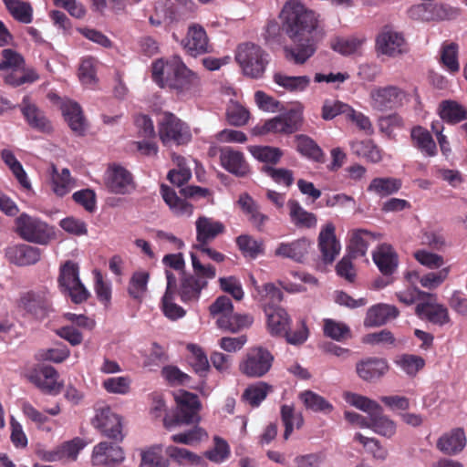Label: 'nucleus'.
Listing matches in <instances>:
<instances>
[{
    "label": "nucleus",
    "mask_w": 467,
    "mask_h": 467,
    "mask_svg": "<svg viewBox=\"0 0 467 467\" xmlns=\"http://www.w3.org/2000/svg\"><path fill=\"white\" fill-rule=\"evenodd\" d=\"M16 232L22 239L39 244H47L53 235L45 222L25 213L16 219Z\"/></svg>",
    "instance_id": "7"
},
{
    "label": "nucleus",
    "mask_w": 467,
    "mask_h": 467,
    "mask_svg": "<svg viewBox=\"0 0 467 467\" xmlns=\"http://www.w3.org/2000/svg\"><path fill=\"white\" fill-rule=\"evenodd\" d=\"M402 186L401 180L393 177L374 178L368 186V192H374L380 197H387L396 193Z\"/></svg>",
    "instance_id": "40"
},
{
    "label": "nucleus",
    "mask_w": 467,
    "mask_h": 467,
    "mask_svg": "<svg viewBox=\"0 0 467 467\" xmlns=\"http://www.w3.org/2000/svg\"><path fill=\"white\" fill-rule=\"evenodd\" d=\"M254 318L248 314H231L222 315L217 318L216 324L219 328L231 332L238 333L252 326Z\"/></svg>",
    "instance_id": "35"
},
{
    "label": "nucleus",
    "mask_w": 467,
    "mask_h": 467,
    "mask_svg": "<svg viewBox=\"0 0 467 467\" xmlns=\"http://www.w3.org/2000/svg\"><path fill=\"white\" fill-rule=\"evenodd\" d=\"M121 447L108 441H101L93 448L92 463L101 466H115L124 460Z\"/></svg>",
    "instance_id": "18"
},
{
    "label": "nucleus",
    "mask_w": 467,
    "mask_h": 467,
    "mask_svg": "<svg viewBox=\"0 0 467 467\" xmlns=\"http://www.w3.org/2000/svg\"><path fill=\"white\" fill-rule=\"evenodd\" d=\"M267 54L257 45L244 43L238 46L235 59L244 70V73L251 78H261L268 63Z\"/></svg>",
    "instance_id": "5"
},
{
    "label": "nucleus",
    "mask_w": 467,
    "mask_h": 467,
    "mask_svg": "<svg viewBox=\"0 0 467 467\" xmlns=\"http://www.w3.org/2000/svg\"><path fill=\"white\" fill-rule=\"evenodd\" d=\"M258 293V300L264 306H278L279 304L283 300V292L275 286L272 283L265 284L262 287L256 288Z\"/></svg>",
    "instance_id": "54"
},
{
    "label": "nucleus",
    "mask_w": 467,
    "mask_h": 467,
    "mask_svg": "<svg viewBox=\"0 0 467 467\" xmlns=\"http://www.w3.org/2000/svg\"><path fill=\"white\" fill-rule=\"evenodd\" d=\"M437 9L438 6L431 3L414 5L408 10V16L413 20L431 21L439 16Z\"/></svg>",
    "instance_id": "58"
},
{
    "label": "nucleus",
    "mask_w": 467,
    "mask_h": 467,
    "mask_svg": "<svg viewBox=\"0 0 467 467\" xmlns=\"http://www.w3.org/2000/svg\"><path fill=\"white\" fill-rule=\"evenodd\" d=\"M376 239V234L366 229H356L351 232L348 254L351 257H362L367 254L368 244Z\"/></svg>",
    "instance_id": "33"
},
{
    "label": "nucleus",
    "mask_w": 467,
    "mask_h": 467,
    "mask_svg": "<svg viewBox=\"0 0 467 467\" xmlns=\"http://www.w3.org/2000/svg\"><path fill=\"white\" fill-rule=\"evenodd\" d=\"M92 425L98 429L102 435L115 442H120L124 439L122 419L108 405L96 408V414L92 419Z\"/></svg>",
    "instance_id": "8"
},
{
    "label": "nucleus",
    "mask_w": 467,
    "mask_h": 467,
    "mask_svg": "<svg viewBox=\"0 0 467 467\" xmlns=\"http://www.w3.org/2000/svg\"><path fill=\"white\" fill-rule=\"evenodd\" d=\"M274 360V355L265 348L253 347L240 361L239 370L248 378H261L269 372Z\"/></svg>",
    "instance_id": "6"
},
{
    "label": "nucleus",
    "mask_w": 467,
    "mask_h": 467,
    "mask_svg": "<svg viewBox=\"0 0 467 467\" xmlns=\"http://www.w3.org/2000/svg\"><path fill=\"white\" fill-rule=\"evenodd\" d=\"M395 362L409 376H415L425 366L424 358L413 354H401Z\"/></svg>",
    "instance_id": "52"
},
{
    "label": "nucleus",
    "mask_w": 467,
    "mask_h": 467,
    "mask_svg": "<svg viewBox=\"0 0 467 467\" xmlns=\"http://www.w3.org/2000/svg\"><path fill=\"white\" fill-rule=\"evenodd\" d=\"M105 184L115 194H128L135 189L132 174L120 165L109 167Z\"/></svg>",
    "instance_id": "12"
},
{
    "label": "nucleus",
    "mask_w": 467,
    "mask_h": 467,
    "mask_svg": "<svg viewBox=\"0 0 467 467\" xmlns=\"http://www.w3.org/2000/svg\"><path fill=\"white\" fill-rule=\"evenodd\" d=\"M275 82L291 92H299L305 90L310 83L307 76L291 77L281 73L274 75Z\"/></svg>",
    "instance_id": "49"
},
{
    "label": "nucleus",
    "mask_w": 467,
    "mask_h": 467,
    "mask_svg": "<svg viewBox=\"0 0 467 467\" xmlns=\"http://www.w3.org/2000/svg\"><path fill=\"white\" fill-rule=\"evenodd\" d=\"M219 152L220 163L228 172L237 177H245L249 174L250 166L242 151L231 147H223Z\"/></svg>",
    "instance_id": "14"
},
{
    "label": "nucleus",
    "mask_w": 467,
    "mask_h": 467,
    "mask_svg": "<svg viewBox=\"0 0 467 467\" xmlns=\"http://www.w3.org/2000/svg\"><path fill=\"white\" fill-rule=\"evenodd\" d=\"M265 313L267 317V327L270 334L283 337L291 323L287 312L280 306L268 305L265 307Z\"/></svg>",
    "instance_id": "26"
},
{
    "label": "nucleus",
    "mask_w": 467,
    "mask_h": 467,
    "mask_svg": "<svg viewBox=\"0 0 467 467\" xmlns=\"http://www.w3.org/2000/svg\"><path fill=\"white\" fill-rule=\"evenodd\" d=\"M372 258L384 276L392 275L399 265V256L394 248L388 244H380L372 254Z\"/></svg>",
    "instance_id": "21"
},
{
    "label": "nucleus",
    "mask_w": 467,
    "mask_h": 467,
    "mask_svg": "<svg viewBox=\"0 0 467 467\" xmlns=\"http://www.w3.org/2000/svg\"><path fill=\"white\" fill-rule=\"evenodd\" d=\"M131 380L129 377H112L102 382L103 388L109 393L125 395L130 392Z\"/></svg>",
    "instance_id": "63"
},
{
    "label": "nucleus",
    "mask_w": 467,
    "mask_h": 467,
    "mask_svg": "<svg viewBox=\"0 0 467 467\" xmlns=\"http://www.w3.org/2000/svg\"><path fill=\"white\" fill-rule=\"evenodd\" d=\"M158 134L164 146L185 145L192 140L189 125L171 112L161 114L158 121Z\"/></svg>",
    "instance_id": "3"
},
{
    "label": "nucleus",
    "mask_w": 467,
    "mask_h": 467,
    "mask_svg": "<svg viewBox=\"0 0 467 467\" xmlns=\"http://www.w3.org/2000/svg\"><path fill=\"white\" fill-rule=\"evenodd\" d=\"M207 286V281L202 279H196L192 274H187L182 271L180 278V286L178 295L181 300L187 304L191 302H197L200 298L201 292Z\"/></svg>",
    "instance_id": "23"
},
{
    "label": "nucleus",
    "mask_w": 467,
    "mask_h": 467,
    "mask_svg": "<svg viewBox=\"0 0 467 467\" xmlns=\"http://www.w3.org/2000/svg\"><path fill=\"white\" fill-rule=\"evenodd\" d=\"M351 150L354 154L375 163L380 161L382 158L381 150L372 140L353 141Z\"/></svg>",
    "instance_id": "46"
},
{
    "label": "nucleus",
    "mask_w": 467,
    "mask_h": 467,
    "mask_svg": "<svg viewBox=\"0 0 467 467\" xmlns=\"http://www.w3.org/2000/svg\"><path fill=\"white\" fill-rule=\"evenodd\" d=\"M20 111L30 128L43 133H51L53 127L50 120L31 99L30 96H24L18 105Z\"/></svg>",
    "instance_id": "11"
},
{
    "label": "nucleus",
    "mask_w": 467,
    "mask_h": 467,
    "mask_svg": "<svg viewBox=\"0 0 467 467\" xmlns=\"http://www.w3.org/2000/svg\"><path fill=\"white\" fill-rule=\"evenodd\" d=\"M416 313L418 315H425L430 322L440 326L450 321L448 309L442 305L418 304Z\"/></svg>",
    "instance_id": "43"
},
{
    "label": "nucleus",
    "mask_w": 467,
    "mask_h": 467,
    "mask_svg": "<svg viewBox=\"0 0 467 467\" xmlns=\"http://www.w3.org/2000/svg\"><path fill=\"white\" fill-rule=\"evenodd\" d=\"M168 461L162 456V449L154 446L141 452L140 467H167Z\"/></svg>",
    "instance_id": "61"
},
{
    "label": "nucleus",
    "mask_w": 467,
    "mask_h": 467,
    "mask_svg": "<svg viewBox=\"0 0 467 467\" xmlns=\"http://www.w3.org/2000/svg\"><path fill=\"white\" fill-rule=\"evenodd\" d=\"M1 158L11 170L20 185L25 189H30L31 183L27 178L26 172L15 154L10 150L5 149L1 151Z\"/></svg>",
    "instance_id": "44"
},
{
    "label": "nucleus",
    "mask_w": 467,
    "mask_h": 467,
    "mask_svg": "<svg viewBox=\"0 0 467 467\" xmlns=\"http://www.w3.org/2000/svg\"><path fill=\"white\" fill-rule=\"evenodd\" d=\"M358 375L366 381L381 378L388 370L389 365L383 358H368L357 364Z\"/></svg>",
    "instance_id": "32"
},
{
    "label": "nucleus",
    "mask_w": 467,
    "mask_h": 467,
    "mask_svg": "<svg viewBox=\"0 0 467 467\" xmlns=\"http://www.w3.org/2000/svg\"><path fill=\"white\" fill-rule=\"evenodd\" d=\"M10 16L17 22L30 24L33 21V7L23 0H2Z\"/></svg>",
    "instance_id": "39"
},
{
    "label": "nucleus",
    "mask_w": 467,
    "mask_h": 467,
    "mask_svg": "<svg viewBox=\"0 0 467 467\" xmlns=\"http://www.w3.org/2000/svg\"><path fill=\"white\" fill-rule=\"evenodd\" d=\"M466 445V437L463 429L455 428L442 434L437 441V449L446 455L460 453Z\"/></svg>",
    "instance_id": "25"
},
{
    "label": "nucleus",
    "mask_w": 467,
    "mask_h": 467,
    "mask_svg": "<svg viewBox=\"0 0 467 467\" xmlns=\"http://www.w3.org/2000/svg\"><path fill=\"white\" fill-rule=\"evenodd\" d=\"M166 453L180 464L202 465L204 463V460L201 456L184 448L168 446Z\"/></svg>",
    "instance_id": "53"
},
{
    "label": "nucleus",
    "mask_w": 467,
    "mask_h": 467,
    "mask_svg": "<svg viewBox=\"0 0 467 467\" xmlns=\"http://www.w3.org/2000/svg\"><path fill=\"white\" fill-rule=\"evenodd\" d=\"M150 275L145 271L134 272L130 279L128 293L135 300L141 301L147 292Z\"/></svg>",
    "instance_id": "47"
},
{
    "label": "nucleus",
    "mask_w": 467,
    "mask_h": 467,
    "mask_svg": "<svg viewBox=\"0 0 467 467\" xmlns=\"http://www.w3.org/2000/svg\"><path fill=\"white\" fill-rule=\"evenodd\" d=\"M151 78L161 88L171 89L182 99L194 98L201 92L200 77L179 56L155 60L151 65Z\"/></svg>",
    "instance_id": "2"
},
{
    "label": "nucleus",
    "mask_w": 467,
    "mask_h": 467,
    "mask_svg": "<svg viewBox=\"0 0 467 467\" xmlns=\"http://www.w3.org/2000/svg\"><path fill=\"white\" fill-rule=\"evenodd\" d=\"M441 63L451 74L460 70L458 61V45L456 43H444L441 48Z\"/></svg>",
    "instance_id": "48"
},
{
    "label": "nucleus",
    "mask_w": 467,
    "mask_h": 467,
    "mask_svg": "<svg viewBox=\"0 0 467 467\" xmlns=\"http://www.w3.org/2000/svg\"><path fill=\"white\" fill-rule=\"evenodd\" d=\"M177 410L171 419H164L166 428L176 425L198 423L201 402L199 397L192 392L182 390L175 396Z\"/></svg>",
    "instance_id": "4"
},
{
    "label": "nucleus",
    "mask_w": 467,
    "mask_h": 467,
    "mask_svg": "<svg viewBox=\"0 0 467 467\" xmlns=\"http://www.w3.org/2000/svg\"><path fill=\"white\" fill-rule=\"evenodd\" d=\"M302 120V114L291 109L267 120L263 129L265 132L292 134L300 129Z\"/></svg>",
    "instance_id": "13"
},
{
    "label": "nucleus",
    "mask_w": 467,
    "mask_h": 467,
    "mask_svg": "<svg viewBox=\"0 0 467 467\" xmlns=\"http://www.w3.org/2000/svg\"><path fill=\"white\" fill-rule=\"evenodd\" d=\"M80 281L79 268L77 263L67 260L59 268V275L57 277L58 286L60 291L69 289V286L76 285Z\"/></svg>",
    "instance_id": "45"
},
{
    "label": "nucleus",
    "mask_w": 467,
    "mask_h": 467,
    "mask_svg": "<svg viewBox=\"0 0 467 467\" xmlns=\"http://www.w3.org/2000/svg\"><path fill=\"white\" fill-rule=\"evenodd\" d=\"M251 152L258 161L271 164H276L283 155L280 149L270 146L254 147Z\"/></svg>",
    "instance_id": "64"
},
{
    "label": "nucleus",
    "mask_w": 467,
    "mask_h": 467,
    "mask_svg": "<svg viewBox=\"0 0 467 467\" xmlns=\"http://www.w3.org/2000/svg\"><path fill=\"white\" fill-rule=\"evenodd\" d=\"M296 150L303 156L323 163L325 161V154L317 142L307 135L300 134L295 138Z\"/></svg>",
    "instance_id": "37"
},
{
    "label": "nucleus",
    "mask_w": 467,
    "mask_h": 467,
    "mask_svg": "<svg viewBox=\"0 0 467 467\" xmlns=\"http://www.w3.org/2000/svg\"><path fill=\"white\" fill-rule=\"evenodd\" d=\"M400 314L395 306L387 304H378L368 308L364 326L368 327H379L388 321L396 318Z\"/></svg>",
    "instance_id": "27"
},
{
    "label": "nucleus",
    "mask_w": 467,
    "mask_h": 467,
    "mask_svg": "<svg viewBox=\"0 0 467 467\" xmlns=\"http://www.w3.org/2000/svg\"><path fill=\"white\" fill-rule=\"evenodd\" d=\"M230 447L226 441L218 436L214 437V447L206 451L204 456L213 462L222 463L230 456Z\"/></svg>",
    "instance_id": "59"
},
{
    "label": "nucleus",
    "mask_w": 467,
    "mask_h": 467,
    "mask_svg": "<svg viewBox=\"0 0 467 467\" xmlns=\"http://www.w3.org/2000/svg\"><path fill=\"white\" fill-rule=\"evenodd\" d=\"M319 16L299 0H288L284 5L280 19L282 29L294 47H285V57L296 64L306 63L317 51L314 33L318 27Z\"/></svg>",
    "instance_id": "1"
},
{
    "label": "nucleus",
    "mask_w": 467,
    "mask_h": 467,
    "mask_svg": "<svg viewBox=\"0 0 467 467\" xmlns=\"http://www.w3.org/2000/svg\"><path fill=\"white\" fill-rule=\"evenodd\" d=\"M18 306L39 320L46 318L53 311L51 297L47 291H29L23 294Z\"/></svg>",
    "instance_id": "10"
},
{
    "label": "nucleus",
    "mask_w": 467,
    "mask_h": 467,
    "mask_svg": "<svg viewBox=\"0 0 467 467\" xmlns=\"http://www.w3.org/2000/svg\"><path fill=\"white\" fill-rule=\"evenodd\" d=\"M196 244H205L212 243L217 236L225 232L224 224L212 217L199 216L195 222Z\"/></svg>",
    "instance_id": "20"
},
{
    "label": "nucleus",
    "mask_w": 467,
    "mask_h": 467,
    "mask_svg": "<svg viewBox=\"0 0 467 467\" xmlns=\"http://www.w3.org/2000/svg\"><path fill=\"white\" fill-rule=\"evenodd\" d=\"M368 429L386 438H391L396 433L395 422L383 414L382 407L370 416Z\"/></svg>",
    "instance_id": "41"
},
{
    "label": "nucleus",
    "mask_w": 467,
    "mask_h": 467,
    "mask_svg": "<svg viewBox=\"0 0 467 467\" xmlns=\"http://www.w3.org/2000/svg\"><path fill=\"white\" fill-rule=\"evenodd\" d=\"M236 245L244 257L255 259L265 254V244L262 240H256L252 235L241 234L236 240Z\"/></svg>",
    "instance_id": "42"
},
{
    "label": "nucleus",
    "mask_w": 467,
    "mask_h": 467,
    "mask_svg": "<svg viewBox=\"0 0 467 467\" xmlns=\"http://www.w3.org/2000/svg\"><path fill=\"white\" fill-rule=\"evenodd\" d=\"M182 46L192 56L212 51V46L209 44L206 31L199 24H192L189 26L186 37L182 40Z\"/></svg>",
    "instance_id": "15"
},
{
    "label": "nucleus",
    "mask_w": 467,
    "mask_h": 467,
    "mask_svg": "<svg viewBox=\"0 0 467 467\" xmlns=\"http://www.w3.org/2000/svg\"><path fill=\"white\" fill-rule=\"evenodd\" d=\"M345 400L351 406L368 413V416L373 415L381 407L377 401L357 393H346Z\"/></svg>",
    "instance_id": "56"
},
{
    "label": "nucleus",
    "mask_w": 467,
    "mask_h": 467,
    "mask_svg": "<svg viewBox=\"0 0 467 467\" xmlns=\"http://www.w3.org/2000/svg\"><path fill=\"white\" fill-rule=\"evenodd\" d=\"M243 213L247 216L250 223L259 232L265 230V224L269 221L268 215L263 213L260 205L250 196L244 192L239 196L237 201Z\"/></svg>",
    "instance_id": "22"
},
{
    "label": "nucleus",
    "mask_w": 467,
    "mask_h": 467,
    "mask_svg": "<svg viewBox=\"0 0 467 467\" xmlns=\"http://www.w3.org/2000/svg\"><path fill=\"white\" fill-rule=\"evenodd\" d=\"M355 441L360 442L375 460L385 461L389 455L388 450L381 446L379 440L375 438H368L361 433H357L354 437Z\"/></svg>",
    "instance_id": "57"
},
{
    "label": "nucleus",
    "mask_w": 467,
    "mask_h": 467,
    "mask_svg": "<svg viewBox=\"0 0 467 467\" xmlns=\"http://www.w3.org/2000/svg\"><path fill=\"white\" fill-rule=\"evenodd\" d=\"M377 49L389 57H396L407 50V44L400 33L385 29L376 39Z\"/></svg>",
    "instance_id": "19"
},
{
    "label": "nucleus",
    "mask_w": 467,
    "mask_h": 467,
    "mask_svg": "<svg viewBox=\"0 0 467 467\" xmlns=\"http://www.w3.org/2000/svg\"><path fill=\"white\" fill-rule=\"evenodd\" d=\"M438 113L443 121L451 125L467 120V108L456 100H442L439 104Z\"/></svg>",
    "instance_id": "31"
},
{
    "label": "nucleus",
    "mask_w": 467,
    "mask_h": 467,
    "mask_svg": "<svg viewBox=\"0 0 467 467\" xmlns=\"http://www.w3.org/2000/svg\"><path fill=\"white\" fill-rule=\"evenodd\" d=\"M335 232V225L328 223L321 229L318 235V248L325 264H332L341 249Z\"/></svg>",
    "instance_id": "17"
},
{
    "label": "nucleus",
    "mask_w": 467,
    "mask_h": 467,
    "mask_svg": "<svg viewBox=\"0 0 467 467\" xmlns=\"http://www.w3.org/2000/svg\"><path fill=\"white\" fill-rule=\"evenodd\" d=\"M410 140L413 147L424 156L433 157L437 154V145L431 132L422 126L417 125L410 130Z\"/></svg>",
    "instance_id": "30"
},
{
    "label": "nucleus",
    "mask_w": 467,
    "mask_h": 467,
    "mask_svg": "<svg viewBox=\"0 0 467 467\" xmlns=\"http://www.w3.org/2000/svg\"><path fill=\"white\" fill-rule=\"evenodd\" d=\"M61 110L71 130L77 135L83 136L87 125L80 106L77 102L67 100L62 103Z\"/></svg>",
    "instance_id": "29"
},
{
    "label": "nucleus",
    "mask_w": 467,
    "mask_h": 467,
    "mask_svg": "<svg viewBox=\"0 0 467 467\" xmlns=\"http://www.w3.org/2000/svg\"><path fill=\"white\" fill-rule=\"evenodd\" d=\"M249 118V111L237 102H232L226 109L227 121L233 126H244L248 122Z\"/></svg>",
    "instance_id": "60"
},
{
    "label": "nucleus",
    "mask_w": 467,
    "mask_h": 467,
    "mask_svg": "<svg viewBox=\"0 0 467 467\" xmlns=\"http://www.w3.org/2000/svg\"><path fill=\"white\" fill-rule=\"evenodd\" d=\"M287 207L291 223L297 228L310 229L316 227L317 223L316 214L305 210L296 200L290 199L287 202Z\"/></svg>",
    "instance_id": "34"
},
{
    "label": "nucleus",
    "mask_w": 467,
    "mask_h": 467,
    "mask_svg": "<svg viewBox=\"0 0 467 467\" xmlns=\"http://www.w3.org/2000/svg\"><path fill=\"white\" fill-rule=\"evenodd\" d=\"M299 400L306 410L313 412L329 414L334 410V406L328 400L309 389L300 392Z\"/></svg>",
    "instance_id": "38"
},
{
    "label": "nucleus",
    "mask_w": 467,
    "mask_h": 467,
    "mask_svg": "<svg viewBox=\"0 0 467 467\" xmlns=\"http://www.w3.org/2000/svg\"><path fill=\"white\" fill-rule=\"evenodd\" d=\"M324 335L337 341H342L350 337V328L348 325L334 319H324Z\"/></svg>",
    "instance_id": "55"
},
{
    "label": "nucleus",
    "mask_w": 467,
    "mask_h": 467,
    "mask_svg": "<svg viewBox=\"0 0 467 467\" xmlns=\"http://www.w3.org/2000/svg\"><path fill=\"white\" fill-rule=\"evenodd\" d=\"M167 279L166 291L161 299V310L164 316L171 320H177L186 315V311L174 303V296L177 289V279L174 274L169 270L165 272Z\"/></svg>",
    "instance_id": "16"
},
{
    "label": "nucleus",
    "mask_w": 467,
    "mask_h": 467,
    "mask_svg": "<svg viewBox=\"0 0 467 467\" xmlns=\"http://www.w3.org/2000/svg\"><path fill=\"white\" fill-rule=\"evenodd\" d=\"M407 97L408 94L405 90L394 85L378 87L370 92L371 106L380 111L402 107Z\"/></svg>",
    "instance_id": "9"
},
{
    "label": "nucleus",
    "mask_w": 467,
    "mask_h": 467,
    "mask_svg": "<svg viewBox=\"0 0 467 467\" xmlns=\"http://www.w3.org/2000/svg\"><path fill=\"white\" fill-rule=\"evenodd\" d=\"M271 387L265 382L250 385L243 393L242 399L252 407H258L265 400Z\"/></svg>",
    "instance_id": "51"
},
{
    "label": "nucleus",
    "mask_w": 467,
    "mask_h": 467,
    "mask_svg": "<svg viewBox=\"0 0 467 467\" xmlns=\"http://www.w3.org/2000/svg\"><path fill=\"white\" fill-rule=\"evenodd\" d=\"M52 171V190L56 195L63 197L70 192L73 186L70 171L65 168L62 169L61 172H58L54 165Z\"/></svg>",
    "instance_id": "50"
},
{
    "label": "nucleus",
    "mask_w": 467,
    "mask_h": 467,
    "mask_svg": "<svg viewBox=\"0 0 467 467\" xmlns=\"http://www.w3.org/2000/svg\"><path fill=\"white\" fill-rule=\"evenodd\" d=\"M309 246L310 243L306 238L283 242L277 245L275 255L301 263L307 254Z\"/></svg>",
    "instance_id": "28"
},
{
    "label": "nucleus",
    "mask_w": 467,
    "mask_h": 467,
    "mask_svg": "<svg viewBox=\"0 0 467 467\" xmlns=\"http://www.w3.org/2000/svg\"><path fill=\"white\" fill-rule=\"evenodd\" d=\"M205 438H207V432L202 428L197 426H194L187 431L174 434L171 437L173 442L187 445H193Z\"/></svg>",
    "instance_id": "62"
},
{
    "label": "nucleus",
    "mask_w": 467,
    "mask_h": 467,
    "mask_svg": "<svg viewBox=\"0 0 467 467\" xmlns=\"http://www.w3.org/2000/svg\"><path fill=\"white\" fill-rule=\"evenodd\" d=\"M161 194L164 202L174 214L188 216L192 215L193 212V206L185 200L178 197L173 189L165 184H161Z\"/></svg>",
    "instance_id": "36"
},
{
    "label": "nucleus",
    "mask_w": 467,
    "mask_h": 467,
    "mask_svg": "<svg viewBox=\"0 0 467 467\" xmlns=\"http://www.w3.org/2000/svg\"><path fill=\"white\" fill-rule=\"evenodd\" d=\"M8 260L19 266L35 265L41 258V250L37 247L21 244L6 249Z\"/></svg>",
    "instance_id": "24"
}]
</instances>
